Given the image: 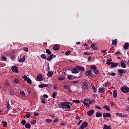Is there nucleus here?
<instances>
[{"mask_svg":"<svg viewBox=\"0 0 129 129\" xmlns=\"http://www.w3.org/2000/svg\"><path fill=\"white\" fill-rule=\"evenodd\" d=\"M85 75L87 76H91V77H93V76H94V75H93V73H92V71H91V70L86 71L85 73Z\"/></svg>","mask_w":129,"mask_h":129,"instance_id":"0eeeda50","label":"nucleus"},{"mask_svg":"<svg viewBox=\"0 0 129 129\" xmlns=\"http://www.w3.org/2000/svg\"><path fill=\"white\" fill-rule=\"evenodd\" d=\"M93 113H94V110H90L87 112V114L89 115V116L93 115Z\"/></svg>","mask_w":129,"mask_h":129,"instance_id":"f8f14e48","label":"nucleus"},{"mask_svg":"<svg viewBox=\"0 0 129 129\" xmlns=\"http://www.w3.org/2000/svg\"><path fill=\"white\" fill-rule=\"evenodd\" d=\"M11 60H15V59H16V56H13L11 57Z\"/></svg>","mask_w":129,"mask_h":129,"instance_id":"e2e57ef3","label":"nucleus"},{"mask_svg":"<svg viewBox=\"0 0 129 129\" xmlns=\"http://www.w3.org/2000/svg\"><path fill=\"white\" fill-rule=\"evenodd\" d=\"M59 119H58V118H55L54 120L53 121V122H56L57 123V122H58Z\"/></svg>","mask_w":129,"mask_h":129,"instance_id":"3c124183","label":"nucleus"},{"mask_svg":"<svg viewBox=\"0 0 129 129\" xmlns=\"http://www.w3.org/2000/svg\"><path fill=\"white\" fill-rule=\"evenodd\" d=\"M76 69L79 70L80 71H84V68L83 67L77 66L76 67Z\"/></svg>","mask_w":129,"mask_h":129,"instance_id":"f3484780","label":"nucleus"},{"mask_svg":"<svg viewBox=\"0 0 129 129\" xmlns=\"http://www.w3.org/2000/svg\"><path fill=\"white\" fill-rule=\"evenodd\" d=\"M25 56H24L22 58H19L18 59V62H19V63H23V62H25Z\"/></svg>","mask_w":129,"mask_h":129,"instance_id":"412c9836","label":"nucleus"},{"mask_svg":"<svg viewBox=\"0 0 129 129\" xmlns=\"http://www.w3.org/2000/svg\"><path fill=\"white\" fill-rule=\"evenodd\" d=\"M120 52L119 51H117V52H116L115 53V55H116V56H119V55H120Z\"/></svg>","mask_w":129,"mask_h":129,"instance_id":"8fccbe9b","label":"nucleus"},{"mask_svg":"<svg viewBox=\"0 0 129 129\" xmlns=\"http://www.w3.org/2000/svg\"><path fill=\"white\" fill-rule=\"evenodd\" d=\"M70 102H61L58 104L59 108H66V109H70L71 107L70 106Z\"/></svg>","mask_w":129,"mask_h":129,"instance_id":"f257e3e1","label":"nucleus"},{"mask_svg":"<svg viewBox=\"0 0 129 129\" xmlns=\"http://www.w3.org/2000/svg\"><path fill=\"white\" fill-rule=\"evenodd\" d=\"M2 123H3L4 124V127H7V125H8V123L7 121H2Z\"/></svg>","mask_w":129,"mask_h":129,"instance_id":"ea45409f","label":"nucleus"},{"mask_svg":"<svg viewBox=\"0 0 129 129\" xmlns=\"http://www.w3.org/2000/svg\"><path fill=\"white\" fill-rule=\"evenodd\" d=\"M110 76H115V75H116V74L115 73H111L110 74Z\"/></svg>","mask_w":129,"mask_h":129,"instance_id":"4d7b16f0","label":"nucleus"},{"mask_svg":"<svg viewBox=\"0 0 129 129\" xmlns=\"http://www.w3.org/2000/svg\"><path fill=\"white\" fill-rule=\"evenodd\" d=\"M73 102L74 103L79 104V103H80V102H81V101H80V100H73Z\"/></svg>","mask_w":129,"mask_h":129,"instance_id":"c9c22d12","label":"nucleus"},{"mask_svg":"<svg viewBox=\"0 0 129 129\" xmlns=\"http://www.w3.org/2000/svg\"><path fill=\"white\" fill-rule=\"evenodd\" d=\"M70 53H71V51L68 50L67 51H66V52L65 53V54L66 55V56H69V55L70 54Z\"/></svg>","mask_w":129,"mask_h":129,"instance_id":"a18cd8bd","label":"nucleus"},{"mask_svg":"<svg viewBox=\"0 0 129 129\" xmlns=\"http://www.w3.org/2000/svg\"><path fill=\"white\" fill-rule=\"evenodd\" d=\"M91 69H93V70H95L96 69V66L93 65L91 66Z\"/></svg>","mask_w":129,"mask_h":129,"instance_id":"de8ad7c7","label":"nucleus"},{"mask_svg":"<svg viewBox=\"0 0 129 129\" xmlns=\"http://www.w3.org/2000/svg\"><path fill=\"white\" fill-rule=\"evenodd\" d=\"M59 49H60V46L58 44H55L52 47L53 51H58Z\"/></svg>","mask_w":129,"mask_h":129,"instance_id":"1a4fd4ad","label":"nucleus"},{"mask_svg":"<svg viewBox=\"0 0 129 129\" xmlns=\"http://www.w3.org/2000/svg\"><path fill=\"white\" fill-rule=\"evenodd\" d=\"M113 96L114 98H116L117 97V92H116V90H114L113 92Z\"/></svg>","mask_w":129,"mask_h":129,"instance_id":"5701e85b","label":"nucleus"},{"mask_svg":"<svg viewBox=\"0 0 129 129\" xmlns=\"http://www.w3.org/2000/svg\"><path fill=\"white\" fill-rule=\"evenodd\" d=\"M118 75L120 76V77H122V74H125L126 73V71L123 69H119L118 70Z\"/></svg>","mask_w":129,"mask_h":129,"instance_id":"20e7f679","label":"nucleus"},{"mask_svg":"<svg viewBox=\"0 0 129 129\" xmlns=\"http://www.w3.org/2000/svg\"><path fill=\"white\" fill-rule=\"evenodd\" d=\"M122 117H127V114H122Z\"/></svg>","mask_w":129,"mask_h":129,"instance_id":"774afa93","label":"nucleus"},{"mask_svg":"<svg viewBox=\"0 0 129 129\" xmlns=\"http://www.w3.org/2000/svg\"><path fill=\"white\" fill-rule=\"evenodd\" d=\"M82 103H83V104L85 106H89V103H86V102H84V101H83Z\"/></svg>","mask_w":129,"mask_h":129,"instance_id":"a19ab883","label":"nucleus"},{"mask_svg":"<svg viewBox=\"0 0 129 129\" xmlns=\"http://www.w3.org/2000/svg\"><path fill=\"white\" fill-rule=\"evenodd\" d=\"M88 61L89 62H90V61H91V56H89V57L88 58Z\"/></svg>","mask_w":129,"mask_h":129,"instance_id":"338daca9","label":"nucleus"},{"mask_svg":"<svg viewBox=\"0 0 129 129\" xmlns=\"http://www.w3.org/2000/svg\"><path fill=\"white\" fill-rule=\"evenodd\" d=\"M7 107L8 110H10V109H11V105L9 102H7Z\"/></svg>","mask_w":129,"mask_h":129,"instance_id":"e433bc0d","label":"nucleus"},{"mask_svg":"<svg viewBox=\"0 0 129 129\" xmlns=\"http://www.w3.org/2000/svg\"><path fill=\"white\" fill-rule=\"evenodd\" d=\"M11 70L13 72H14L15 73H19V70H18V67L16 66H12Z\"/></svg>","mask_w":129,"mask_h":129,"instance_id":"6e6552de","label":"nucleus"},{"mask_svg":"<svg viewBox=\"0 0 129 129\" xmlns=\"http://www.w3.org/2000/svg\"><path fill=\"white\" fill-rule=\"evenodd\" d=\"M116 115H117L119 117H122V114H121V113H117Z\"/></svg>","mask_w":129,"mask_h":129,"instance_id":"6e6d98bb","label":"nucleus"},{"mask_svg":"<svg viewBox=\"0 0 129 129\" xmlns=\"http://www.w3.org/2000/svg\"><path fill=\"white\" fill-rule=\"evenodd\" d=\"M93 73H94V74H95L96 75H97V74H99V71L97 70V69H96V70H94L93 71Z\"/></svg>","mask_w":129,"mask_h":129,"instance_id":"7c9ffc66","label":"nucleus"},{"mask_svg":"<svg viewBox=\"0 0 129 129\" xmlns=\"http://www.w3.org/2000/svg\"><path fill=\"white\" fill-rule=\"evenodd\" d=\"M36 122L37 120H33L30 122V123H32V124H35V123H36Z\"/></svg>","mask_w":129,"mask_h":129,"instance_id":"49530a36","label":"nucleus"},{"mask_svg":"<svg viewBox=\"0 0 129 129\" xmlns=\"http://www.w3.org/2000/svg\"><path fill=\"white\" fill-rule=\"evenodd\" d=\"M14 83H16V84H18V83H19V80H18L17 79H15L14 80Z\"/></svg>","mask_w":129,"mask_h":129,"instance_id":"09e8293b","label":"nucleus"},{"mask_svg":"<svg viewBox=\"0 0 129 129\" xmlns=\"http://www.w3.org/2000/svg\"><path fill=\"white\" fill-rule=\"evenodd\" d=\"M98 91L100 93H104L105 92V89L103 87H101L99 88Z\"/></svg>","mask_w":129,"mask_h":129,"instance_id":"a211bd4d","label":"nucleus"},{"mask_svg":"<svg viewBox=\"0 0 129 129\" xmlns=\"http://www.w3.org/2000/svg\"><path fill=\"white\" fill-rule=\"evenodd\" d=\"M46 121L47 122H52V119H46Z\"/></svg>","mask_w":129,"mask_h":129,"instance_id":"603ef678","label":"nucleus"},{"mask_svg":"<svg viewBox=\"0 0 129 129\" xmlns=\"http://www.w3.org/2000/svg\"><path fill=\"white\" fill-rule=\"evenodd\" d=\"M24 51H25V52H29V49L28 47H26L23 48Z\"/></svg>","mask_w":129,"mask_h":129,"instance_id":"5fc2aeb1","label":"nucleus"},{"mask_svg":"<svg viewBox=\"0 0 129 129\" xmlns=\"http://www.w3.org/2000/svg\"><path fill=\"white\" fill-rule=\"evenodd\" d=\"M26 128H31V124L29 122H27L25 125Z\"/></svg>","mask_w":129,"mask_h":129,"instance_id":"a878e982","label":"nucleus"},{"mask_svg":"<svg viewBox=\"0 0 129 129\" xmlns=\"http://www.w3.org/2000/svg\"><path fill=\"white\" fill-rule=\"evenodd\" d=\"M103 108H105V109L107 110V111H109V110H110V108H109V107L107 106V105L104 106Z\"/></svg>","mask_w":129,"mask_h":129,"instance_id":"72a5a7b5","label":"nucleus"},{"mask_svg":"<svg viewBox=\"0 0 129 129\" xmlns=\"http://www.w3.org/2000/svg\"><path fill=\"white\" fill-rule=\"evenodd\" d=\"M94 102H95V100H92L91 101H89V105H90V104H93V103H94Z\"/></svg>","mask_w":129,"mask_h":129,"instance_id":"37998d69","label":"nucleus"},{"mask_svg":"<svg viewBox=\"0 0 129 129\" xmlns=\"http://www.w3.org/2000/svg\"><path fill=\"white\" fill-rule=\"evenodd\" d=\"M48 86H49V85L46 84H42L39 86V87H40V88H43V87H48Z\"/></svg>","mask_w":129,"mask_h":129,"instance_id":"aec40b11","label":"nucleus"},{"mask_svg":"<svg viewBox=\"0 0 129 129\" xmlns=\"http://www.w3.org/2000/svg\"><path fill=\"white\" fill-rule=\"evenodd\" d=\"M2 59H3V61H6L7 60V57H6L5 56H2Z\"/></svg>","mask_w":129,"mask_h":129,"instance_id":"680f3d73","label":"nucleus"},{"mask_svg":"<svg viewBox=\"0 0 129 129\" xmlns=\"http://www.w3.org/2000/svg\"><path fill=\"white\" fill-rule=\"evenodd\" d=\"M51 55V57L52 58H56V55L54 54H50Z\"/></svg>","mask_w":129,"mask_h":129,"instance_id":"69168bd1","label":"nucleus"},{"mask_svg":"<svg viewBox=\"0 0 129 129\" xmlns=\"http://www.w3.org/2000/svg\"><path fill=\"white\" fill-rule=\"evenodd\" d=\"M72 73L74 74H77L79 73V71H78L77 69L76 68H74L73 69H71Z\"/></svg>","mask_w":129,"mask_h":129,"instance_id":"ddd939ff","label":"nucleus"},{"mask_svg":"<svg viewBox=\"0 0 129 129\" xmlns=\"http://www.w3.org/2000/svg\"><path fill=\"white\" fill-rule=\"evenodd\" d=\"M56 95H57V92H53L52 94V97L53 98H56Z\"/></svg>","mask_w":129,"mask_h":129,"instance_id":"79ce46f5","label":"nucleus"},{"mask_svg":"<svg viewBox=\"0 0 129 129\" xmlns=\"http://www.w3.org/2000/svg\"><path fill=\"white\" fill-rule=\"evenodd\" d=\"M31 114H32V113L27 112L25 115V116L27 118H30V117H31Z\"/></svg>","mask_w":129,"mask_h":129,"instance_id":"cd10ccee","label":"nucleus"},{"mask_svg":"<svg viewBox=\"0 0 129 129\" xmlns=\"http://www.w3.org/2000/svg\"><path fill=\"white\" fill-rule=\"evenodd\" d=\"M96 117H101V116H102V114L100 112H98L96 113Z\"/></svg>","mask_w":129,"mask_h":129,"instance_id":"2f4dec72","label":"nucleus"},{"mask_svg":"<svg viewBox=\"0 0 129 129\" xmlns=\"http://www.w3.org/2000/svg\"><path fill=\"white\" fill-rule=\"evenodd\" d=\"M64 88H65L66 89H68V88H69V87L68 85H65L64 86H63Z\"/></svg>","mask_w":129,"mask_h":129,"instance_id":"13d9d810","label":"nucleus"},{"mask_svg":"<svg viewBox=\"0 0 129 129\" xmlns=\"http://www.w3.org/2000/svg\"><path fill=\"white\" fill-rule=\"evenodd\" d=\"M67 76L68 77V79L70 80H73V79H74V78H72L71 75H68Z\"/></svg>","mask_w":129,"mask_h":129,"instance_id":"4c0bfd02","label":"nucleus"},{"mask_svg":"<svg viewBox=\"0 0 129 129\" xmlns=\"http://www.w3.org/2000/svg\"><path fill=\"white\" fill-rule=\"evenodd\" d=\"M95 108H97V109H99V110L101 109V107H100L99 106H96L95 107Z\"/></svg>","mask_w":129,"mask_h":129,"instance_id":"052dcab7","label":"nucleus"},{"mask_svg":"<svg viewBox=\"0 0 129 129\" xmlns=\"http://www.w3.org/2000/svg\"><path fill=\"white\" fill-rule=\"evenodd\" d=\"M44 98H48V95L44 94L43 95Z\"/></svg>","mask_w":129,"mask_h":129,"instance_id":"0e129e2a","label":"nucleus"},{"mask_svg":"<svg viewBox=\"0 0 129 129\" xmlns=\"http://www.w3.org/2000/svg\"><path fill=\"white\" fill-rule=\"evenodd\" d=\"M52 59H53V57H52L51 54H50V55L46 58V60L47 61H51Z\"/></svg>","mask_w":129,"mask_h":129,"instance_id":"f704fd0d","label":"nucleus"},{"mask_svg":"<svg viewBox=\"0 0 129 129\" xmlns=\"http://www.w3.org/2000/svg\"><path fill=\"white\" fill-rule=\"evenodd\" d=\"M22 78L24 79V81H27V83L29 84H32V80H31L30 78L27 77V76L25 75L24 77H22Z\"/></svg>","mask_w":129,"mask_h":129,"instance_id":"7ed1b4c3","label":"nucleus"},{"mask_svg":"<svg viewBox=\"0 0 129 129\" xmlns=\"http://www.w3.org/2000/svg\"><path fill=\"white\" fill-rule=\"evenodd\" d=\"M120 90L123 93H128L129 92V88L128 87H121L120 88Z\"/></svg>","mask_w":129,"mask_h":129,"instance_id":"f03ea898","label":"nucleus"},{"mask_svg":"<svg viewBox=\"0 0 129 129\" xmlns=\"http://www.w3.org/2000/svg\"><path fill=\"white\" fill-rule=\"evenodd\" d=\"M92 88L94 93H96V92H97V89H96L94 85H92Z\"/></svg>","mask_w":129,"mask_h":129,"instance_id":"bb28decb","label":"nucleus"},{"mask_svg":"<svg viewBox=\"0 0 129 129\" xmlns=\"http://www.w3.org/2000/svg\"><path fill=\"white\" fill-rule=\"evenodd\" d=\"M58 80H59L60 81H62V80H64V77H62L59 78Z\"/></svg>","mask_w":129,"mask_h":129,"instance_id":"bf43d9fd","label":"nucleus"},{"mask_svg":"<svg viewBox=\"0 0 129 129\" xmlns=\"http://www.w3.org/2000/svg\"><path fill=\"white\" fill-rule=\"evenodd\" d=\"M112 42L111 45L112 46H113V45H114V46H116V45L117 44V39L112 40Z\"/></svg>","mask_w":129,"mask_h":129,"instance_id":"4be33fe9","label":"nucleus"},{"mask_svg":"<svg viewBox=\"0 0 129 129\" xmlns=\"http://www.w3.org/2000/svg\"><path fill=\"white\" fill-rule=\"evenodd\" d=\"M82 88L84 90H88V84L86 82H83L82 83Z\"/></svg>","mask_w":129,"mask_h":129,"instance_id":"423d86ee","label":"nucleus"},{"mask_svg":"<svg viewBox=\"0 0 129 129\" xmlns=\"http://www.w3.org/2000/svg\"><path fill=\"white\" fill-rule=\"evenodd\" d=\"M125 60H122L120 63V66L122 68H126V66L125 65Z\"/></svg>","mask_w":129,"mask_h":129,"instance_id":"4468645a","label":"nucleus"},{"mask_svg":"<svg viewBox=\"0 0 129 129\" xmlns=\"http://www.w3.org/2000/svg\"><path fill=\"white\" fill-rule=\"evenodd\" d=\"M84 101H87V102H89V101H90V99L85 98L84 99Z\"/></svg>","mask_w":129,"mask_h":129,"instance_id":"864d4df0","label":"nucleus"},{"mask_svg":"<svg viewBox=\"0 0 129 129\" xmlns=\"http://www.w3.org/2000/svg\"><path fill=\"white\" fill-rule=\"evenodd\" d=\"M20 95L23 96V97H25L26 96V94H25V92L23 91H20Z\"/></svg>","mask_w":129,"mask_h":129,"instance_id":"58836bf2","label":"nucleus"},{"mask_svg":"<svg viewBox=\"0 0 129 129\" xmlns=\"http://www.w3.org/2000/svg\"><path fill=\"white\" fill-rule=\"evenodd\" d=\"M53 74H54V73L52 71H49L47 73V76L48 77H52L53 76Z\"/></svg>","mask_w":129,"mask_h":129,"instance_id":"b1692460","label":"nucleus"},{"mask_svg":"<svg viewBox=\"0 0 129 129\" xmlns=\"http://www.w3.org/2000/svg\"><path fill=\"white\" fill-rule=\"evenodd\" d=\"M88 126V122L87 121H84L81 125L80 126L79 129H84L85 127H87Z\"/></svg>","mask_w":129,"mask_h":129,"instance_id":"39448f33","label":"nucleus"},{"mask_svg":"<svg viewBox=\"0 0 129 129\" xmlns=\"http://www.w3.org/2000/svg\"><path fill=\"white\" fill-rule=\"evenodd\" d=\"M111 61H112V59H111V58L107 59L106 64H107V65H111V64H112V62H111Z\"/></svg>","mask_w":129,"mask_h":129,"instance_id":"6ab92c4d","label":"nucleus"},{"mask_svg":"<svg viewBox=\"0 0 129 129\" xmlns=\"http://www.w3.org/2000/svg\"><path fill=\"white\" fill-rule=\"evenodd\" d=\"M46 54H48V55L52 54V51H51V50H50V49L48 48L46 49Z\"/></svg>","mask_w":129,"mask_h":129,"instance_id":"c85d7f7f","label":"nucleus"},{"mask_svg":"<svg viewBox=\"0 0 129 129\" xmlns=\"http://www.w3.org/2000/svg\"><path fill=\"white\" fill-rule=\"evenodd\" d=\"M38 81H42L43 80V76H42V74H39L36 77Z\"/></svg>","mask_w":129,"mask_h":129,"instance_id":"9b49d317","label":"nucleus"},{"mask_svg":"<svg viewBox=\"0 0 129 129\" xmlns=\"http://www.w3.org/2000/svg\"><path fill=\"white\" fill-rule=\"evenodd\" d=\"M40 57L42 59H45V60L47 59V57L46 56V54H42L40 55Z\"/></svg>","mask_w":129,"mask_h":129,"instance_id":"473e14b6","label":"nucleus"},{"mask_svg":"<svg viewBox=\"0 0 129 129\" xmlns=\"http://www.w3.org/2000/svg\"><path fill=\"white\" fill-rule=\"evenodd\" d=\"M118 66V63H114L112 62L111 67L114 68V67H117Z\"/></svg>","mask_w":129,"mask_h":129,"instance_id":"393cba45","label":"nucleus"},{"mask_svg":"<svg viewBox=\"0 0 129 129\" xmlns=\"http://www.w3.org/2000/svg\"><path fill=\"white\" fill-rule=\"evenodd\" d=\"M26 120L23 119L21 121V124H22V125H26Z\"/></svg>","mask_w":129,"mask_h":129,"instance_id":"c03bdc74","label":"nucleus"},{"mask_svg":"<svg viewBox=\"0 0 129 129\" xmlns=\"http://www.w3.org/2000/svg\"><path fill=\"white\" fill-rule=\"evenodd\" d=\"M103 129H111V126H108L107 124H105L104 125Z\"/></svg>","mask_w":129,"mask_h":129,"instance_id":"c756f323","label":"nucleus"},{"mask_svg":"<svg viewBox=\"0 0 129 129\" xmlns=\"http://www.w3.org/2000/svg\"><path fill=\"white\" fill-rule=\"evenodd\" d=\"M91 49H93V50H95L96 51H97L98 50V48H97V46H95V43H93L90 46Z\"/></svg>","mask_w":129,"mask_h":129,"instance_id":"9d476101","label":"nucleus"},{"mask_svg":"<svg viewBox=\"0 0 129 129\" xmlns=\"http://www.w3.org/2000/svg\"><path fill=\"white\" fill-rule=\"evenodd\" d=\"M129 44L128 43L126 42L124 43L123 45V49L124 50H128Z\"/></svg>","mask_w":129,"mask_h":129,"instance_id":"dca6fc26","label":"nucleus"},{"mask_svg":"<svg viewBox=\"0 0 129 129\" xmlns=\"http://www.w3.org/2000/svg\"><path fill=\"white\" fill-rule=\"evenodd\" d=\"M103 116L104 117H111V114L109 113H104L103 114Z\"/></svg>","mask_w":129,"mask_h":129,"instance_id":"2eb2a0df","label":"nucleus"}]
</instances>
